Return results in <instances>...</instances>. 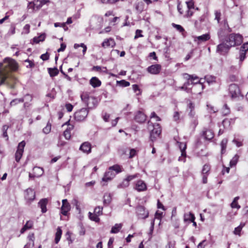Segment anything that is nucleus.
Wrapping results in <instances>:
<instances>
[{
	"instance_id": "obj_1",
	"label": "nucleus",
	"mask_w": 248,
	"mask_h": 248,
	"mask_svg": "<svg viewBox=\"0 0 248 248\" xmlns=\"http://www.w3.org/2000/svg\"><path fill=\"white\" fill-rule=\"evenodd\" d=\"M17 69L18 63L11 58H5L0 62V85L6 83L10 72L16 71Z\"/></svg>"
},
{
	"instance_id": "obj_2",
	"label": "nucleus",
	"mask_w": 248,
	"mask_h": 248,
	"mask_svg": "<svg viewBox=\"0 0 248 248\" xmlns=\"http://www.w3.org/2000/svg\"><path fill=\"white\" fill-rule=\"evenodd\" d=\"M225 41L232 47L240 45L243 42V37L239 34L231 33L226 37Z\"/></svg>"
},
{
	"instance_id": "obj_3",
	"label": "nucleus",
	"mask_w": 248,
	"mask_h": 248,
	"mask_svg": "<svg viewBox=\"0 0 248 248\" xmlns=\"http://www.w3.org/2000/svg\"><path fill=\"white\" fill-rule=\"evenodd\" d=\"M103 19L102 18L93 16L90 20V27L92 30H98L103 26Z\"/></svg>"
},
{
	"instance_id": "obj_4",
	"label": "nucleus",
	"mask_w": 248,
	"mask_h": 248,
	"mask_svg": "<svg viewBox=\"0 0 248 248\" xmlns=\"http://www.w3.org/2000/svg\"><path fill=\"white\" fill-rule=\"evenodd\" d=\"M148 128L150 129V126L153 127V129L150 133V138L152 141H154L157 137L159 136L161 132V127L158 124H152L149 121L148 123Z\"/></svg>"
},
{
	"instance_id": "obj_5",
	"label": "nucleus",
	"mask_w": 248,
	"mask_h": 248,
	"mask_svg": "<svg viewBox=\"0 0 248 248\" xmlns=\"http://www.w3.org/2000/svg\"><path fill=\"white\" fill-rule=\"evenodd\" d=\"M222 41V43L217 46L216 52L220 55H225L229 52L231 47L225 41Z\"/></svg>"
},
{
	"instance_id": "obj_6",
	"label": "nucleus",
	"mask_w": 248,
	"mask_h": 248,
	"mask_svg": "<svg viewBox=\"0 0 248 248\" xmlns=\"http://www.w3.org/2000/svg\"><path fill=\"white\" fill-rule=\"evenodd\" d=\"M231 31V29L229 27L227 22L225 21L224 27L221 28L217 32L218 37L220 41H222L226 35Z\"/></svg>"
},
{
	"instance_id": "obj_7",
	"label": "nucleus",
	"mask_w": 248,
	"mask_h": 248,
	"mask_svg": "<svg viewBox=\"0 0 248 248\" xmlns=\"http://www.w3.org/2000/svg\"><path fill=\"white\" fill-rule=\"evenodd\" d=\"M88 114L87 108H83L75 113L74 118L77 121H82L85 120Z\"/></svg>"
},
{
	"instance_id": "obj_8",
	"label": "nucleus",
	"mask_w": 248,
	"mask_h": 248,
	"mask_svg": "<svg viewBox=\"0 0 248 248\" xmlns=\"http://www.w3.org/2000/svg\"><path fill=\"white\" fill-rule=\"evenodd\" d=\"M229 91L231 96L235 98L240 94V91L238 86L235 84H232L229 86Z\"/></svg>"
},
{
	"instance_id": "obj_9",
	"label": "nucleus",
	"mask_w": 248,
	"mask_h": 248,
	"mask_svg": "<svg viewBox=\"0 0 248 248\" xmlns=\"http://www.w3.org/2000/svg\"><path fill=\"white\" fill-rule=\"evenodd\" d=\"M184 77L187 80H190L191 84H200L202 86V89H203V85H202V80L203 79L201 78L199 80V78L198 77L194 76L193 75H190L187 74H185Z\"/></svg>"
},
{
	"instance_id": "obj_10",
	"label": "nucleus",
	"mask_w": 248,
	"mask_h": 248,
	"mask_svg": "<svg viewBox=\"0 0 248 248\" xmlns=\"http://www.w3.org/2000/svg\"><path fill=\"white\" fill-rule=\"evenodd\" d=\"M161 69V66L159 64H153L147 68V71L153 75L159 74Z\"/></svg>"
},
{
	"instance_id": "obj_11",
	"label": "nucleus",
	"mask_w": 248,
	"mask_h": 248,
	"mask_svg": "<svg viewBox=\"0 0 248 248\" xmlns=\"http://www.w3.org/2000/svg\"><path fill=\"white\" fill-rule=\"evenodd\" d=\"M62 206L61 207V213L64 215L66 216L68 211L71 209V206L66 199H64L62 201Z\"/></svg>"
},
{
	"instance_id": "obj_12",
	"label": "nucleus",
	"mask_w": 248,
	"mask_h": 248,
	"mask_svg": "<svg viewBox=\"0 0 248 248\" xmlns=\"http://www.w3.org/2000/svg\"><path fill=\"white\" fill-rule=\"evenodd\" d=\"M116 173H115L112 170L108 169V170L105 173L102 179V181L103 182H108L113 179Z\"/></svg>"
},
{
	"instance_id": "obj_13",
	"label": "nucleus",
	"mask_w": 248,
	"mask_h": 248,
	"mask_svg": "<svg viewBox=\"0 0 248 248\" xmlns=\"http://www.w3.org/2000/svg\"><path fill=\"white\" fill-rule=\"evenodd\" d=\"M35 197V192L31 188H28L25 192V198L29 202L32 201Z\"/></svg>"
},
{
	"instance_id": "obj_14",
	"label": "nucleus",
	"mask_w": 248,
	"mask_h": 248,
	"mask_svg": "<svg viewBox=\"0 0 248 248\" xmlns=\"http://www.w3.org/2000/svg\"><path fill=\"white\" fill-rule=\"evenodd\" d=\"M135 119L138 123H144L146 120V115L141 111H139L137 112Z\"/></svg>"
},
{
	"instance_id": "obj_15",
	"label": "nucleus",
	"mask_w": 248,
	"mask_h": 248,
	"mask_svg": "<svg viewBox=\"0 0 248 248\" xmlns=\"http://www.w3.org/2000/svg\"><path fill=\"white\" fill-rule=\"evenodd\" d=\"M91 144L88 141L83 142L79 148L80 150L86 154L90 153L91 152Z\"/></svg>"
},
{
	"instance_id": "obj_16",
	"label": "nucleus",
	"mask_w": 248,
	"mask_h": 248,
	"mask_svg": "<svg viewBox=\"0 0 248 248\" xmlns=\"http://www.w3.org/2000/svg\"><path fill=\"white\" fill-rule=\"evenodd\" d=\"M135 189L138 191H143L146 190L147 186L144 181L139 180L136 184Z\"/></svg>"
},
{
	"instance_id": "obj_17",
	"label": "nucleus",
	"mask_w": 248,
	"mask_h": 248,
	"mask_svg": "<svg viewBox=\"0 0 248 248\" xmlns=\"http://www.w3.org/2000/svg\"><path fill=\"white\" fill-rule=\"evenodd\" d=\"M210 39V35L208 34H204L201 36H196L194 38V41L197 42L198 44L206 41Z\"/></svg>"
},
{
	"instance_id": "obj_18",
	"label": "nucleus",
	"mask_w": 248,
	"mask_h": 248,
	"mask_svg": "<svg viewBox=\"0 0 248 248\" xmlns=\"http://www.w3.org/2000/svg\"><path fill=\"white\" fill-rule=\"evenodd\" d=\"M115 45V42L113 39L110 38L109 39H105L102 43V47L106 48L109 46L113 47Z\"/></svg>"
},
{
	"instance_id": "obj_19",
	"label": "nucleus",
	"mask_w": 248,
	"mask_h": 248,
	"mask_svg": "<svg viewBox=\"0 0 248 248\" xmlns=\"http://www.w3.org/2000/svg\"><path fill=\"white\" fill-rule=\"evenodd\" d=\"M47 203L48 200L46 198L41 199L38 202V206L41 208L43 213L47 211L46 205Z\"/></svg>"
},
{
	"instance_id": "obj_20",
	"label": "nucleus",
	"mask_w": 248,
	"mask_h": 248,
	"mask_svg": "<svg viewBox=\"0 0 248 248\" xmlns=\"http://www.w3.org/2000/svg\"><path fill=\"white\" fill-rule=\"evenodd\" d=\"M135 8L138 12L141 13L145 8V5L143 0H137L135 4Z\"/></svg>"
},
{
	"instance_id": "obj_21",
	"label": "nucleus",
	"mask_w": 248,
	"mask_h": 248,
	"mask_svg": "<svg viewBox=\"0 0 248 248\" xmlns=\"http://www.w3.org/2000/svg\"><path fill=\"white\" fill-rule=\"evenodd\" d=\"M30 8L33 10H37L42 7L40 0H34L33 2H30Z\"/></svg>"
},
{
	"instance_id": "obj_22",
	"label": "nucleus",
	"mask_w": 248,
	"mask_h": 248,
	"mask_svg": "<svg viewBox=\"0 0 248 248\" xmlns=\"http://www.w3.org/2000/svg\"><path fill=\"white\" fill-rule=\"evenodd\" d=\"M90 83L93 88H96L101 85V82L97 78L94 77L90 79Z\"/></svg>"
},
{
	"instance_id": "obj_23",
	"label": "nucleus",
	"mask_w": 248,
	"mask_h": 248,
	"mask_svg": "<svg viewBox=\"0 0 248 248\" xmlns=\"http://www.w3.org/2000/svg\"><path fill=\"white\" fill-rule=\"evenodd\" d=\"M203 136L207 140H212L214 136V133L211 130L206 129L203 131Z\"/></svg>"
},
{
	"instance_id": "obj_24",
	"label": "nucleus",
	"mask_w": 248,
	"mask_h": 248,
	"mask_svg": "<svg viewBox=\"0 0 248 248\" xmlns=\"http://www.w3.org/2000/svg\"><path fill=\"white\" fill-rule=\"evenodd\" d=\"M195 219V216L191 212L185 213L184 215V221L185 222H190L191 220Z\"/></svg>"
},
{
	"instance_id": "obj_25",
	"label": "nucleus",
	"mask_w": 248,
	"mask_h": 248,
	"mask_svg": "<svg viewBox=\"0 0 248 248\" xmlns=\"http://www.w3.org/2000/svg\"><path fill=\"white\" fill-rule=\"evenodd\" d=\"M216 77L211 75H207L204 77V80H206L209 85L215 83L216 82Z\"/></svg>"
},
{
	"instance_id": "obj_26",
	"label": "nucleus",
	"mask_w": 248,
	"mask_h": 248,
	"mask_svg": "<svg viewBox=\"0 0 248 248\" xmlns=\"http://www.w3.org/2000/svg\"><path fill=\"white\" fill-rule=\"evenodd\" d=\"M178 146L181 152V155L184 157L186 156V145L185 142H177Z\"/></svg>"
},
{
	"instance_id": "obj_27",
	"label": "nucleus",
	"mask_w": 248,
	"mask_h": 248,
	"mask_svg": "<svg viewBox=\"0 0 248 248\" xmlns=\"http://www.w3.org/2000/svg\"><path fill=\"white\" fill-rule=\"evenodd\" d=\"M33 172L36 177H39L43 175L44 173V170L42 168L35 167L33 169Z\"/></svg>"
},
{
	"instance_id": "obj_28",
	"label": "nucleus",
	"mask_w": 248,
	"mask_h": 248,
	"mask_svg": "<svg viewBox=\"0 0 248 248\" xmlns=\"http://www.w3.org/2000/svg\"><path fill=\"white\" fill-rule=\"evenodd\" d=\"M33 225V222L31 220L27 221L26 224L20 230L21 233H23L26 230L31 228Z\"/></svg>"
},
{
	"instance_id": "obj_29",
	"label": "nucleus",
	"mask_w": 248,
	"mask_h": 248,
	"mask_svg": "<svg viewBox=\"0 0 248 248\" xmlns=\"http://www.w3.org/2000/svg\"><path fill=\"white\" fill-rule=\"evenodd\" d=\"M109 170L115 171V173L118 174L123 171V168L119 165H114L109 168Z\"/></svg>"
},
{
	"instance_id": "obj_30",
	"label": "nucleus",
	"mask_w": 248,
	"mask_h": 248,
	"mask_svg": "<svg viewBox=\"0 0 248 248\" xmlns=\"http://www.w3.org/2000/svg\"><path fill=\"white\" fill-rule=\"evenodd\" d=\"M111 201V196L110 193H106L104 195L103 203L105 205H108Z\"/></svg>"
},
{
	"instance_id": "obj_31",
	"label": "nucleus",
	"mask_w": 248,
	"mask_h": 248,
	"mask_svg": "<svg viewBox=\"0 0 248 248\" xmlns=\"http://www.w3.org/2000/svg\"><path fill=\"white\" fill-rule=\"evenodd\" d=\"M46 38V35L45 33L41 34L40 36L38 37H35L33 38V42L34 43L37 44L40 42H43L45 40Z\"/></svg>"
},
{
	"instance_id": "obj_32",
	"label": "nucleus",
	"mask_w": 248,
	"mask_h": 248,
	"mask_svg": "<svg viewBox=\"0 0 248 248\" xmlns=\"http://www.w3.org/2000/svg\"><path fill=\"white\" fill-rule=\"evenodd\" d=\"M122 227V224L121 223L116 224L112 227L110 232L112 233H116L119 232Z\"/></svg>"
},
{
	"instance_id": "obj_33",
	"label": "nucleus",
	"mask_w": 248,
	"mask_h": 248,
	"mask_svg": "<svg viewBox=\"0 0 248 248\" xmlns=\"http://www.w3.org/2000/svg\"><path fill=\"white\" fill-rule=\"evenodd\" d=\"M62 234V231L60 227L57 229V232L55 234V242L57 244L60 240Z\"/></svg>"
},
{
	"instance_id": "obj_34",
	"label": "nucleus",
	"mask_w": 248,
	"mask_h": 248,
	"mask_svg": "<svg viewBox=\"0 0 248 248\" xmlns=\"http://www.w3.org/2000/svg\"><path fill=\"white\" fill-rule=\"evenodd\" d=\"M228 143V140L227 139H223L220 143V146L221 147V154H224L226 151V149L227 147V144Z\"/></svg>"
},
{
	"instance_id": "obj_35",
	"label": "nucleus",
	"mask_w": 248,
	"mask_h": 248,
	"mask_svg": "<svg viewBox=\"0 0 248 248\" xmlns=\"http://www.w3.org/2000/svg\"><path fill=\"white\" fill-rule=\"evenodd\" d=\"M47 70L50 76L51 77L57 76L59 73V71L57 68H48Z\"/></svg>"
},
{
	"instance_id": "obj_36",
	"label": "nucleus",
	"mask_w": 248,
	"mask_h": 248,
	"mask_svg": "<svg viewBox=\"0 0 248 248\" xmlns=\"http://www.w3.org/2000/svg\"><path fill=\"white\" fill-rule=\"evenodd\" d=\"M239 158V156L237 154H236L230 161V166L231 167H232L233 166H235L236 165Z\"/></svg>"
},
{
	"instance_id": "obj_37",
	"label": "nucleus",
	"mask_w": 248,
	"mask_h": 248,
	"mask_svg": "<svg viewBox=\"0 0 248 248\" xmlns=\"http://www.w3.org/2000/svg\"><path fill=\"white\" fill-rule=\"evenodd\" d=\"M198 124V121L197 118H194L193 119H191L190 120V127L192 130H194L196 126Z\"/></svg>"
},
{
	"instance_id": "obj_38",
	"label": "nucleus",
	"mask_w": 248,
	"mask_h": 248,
	"mask_svg": "<svg viewBox=\"0 0 248 248\" xmlns=\"http://www.w3.org/2000/svg\"><path fill=\"white\" fill-rule=\"evenodd\" d=\"M204 20V17L201 16L200 17L199 20H195L194 22V25L196 28L199 29L202 28L201 23Z\"/></svg>"
},
{
	"instance_id": "obj_39",
	"label": "nucleus",
	"mask_w": 248,
	"mask_h": 248,
	"mask_svg": "<svg viewBox=\"0 0 248 248\" xmlns=\"http://www.w3.org/2000/svg\"><path fill=\"white\" fill-rule=\"evenodd\" d=\"M99 216L96 215L95 213L92 214L91 212H89V217L90 219L93 221L96 222H99Z\"/></svg>"
},
{
	"instance_id": "obj_40",
	"label": "nucleus",
	"mask_w": 248,
	"mask_h": 248,
	"mask_svg": "<svg viewBox=\"0 0 248 248\" xmlns=\"http://www.w3.org/2000/svg\"><path fill=\"white\" fill-rule=\"evenodd\" d=\"M129 185V182L125 178L123 182L118 186V188H124L127 187Z\"/></svg>"
},
{
	"instance_id": "obj_41",
	"label": "nucleus",
	"mask_w": 248,
	"mask_h": 248,
	"mask_svg": "<svg viewBox=\"0 0 248 248\" xmlns=\"http://www.w3.org/2000/svg\"><path fill=\"white\" fill-rule=\"evenodd\" d=\"M211 167L209 164H205L202 169V174H209Z\"/></svg>"
},
{
	"instance_id": "obj_42",
	"label": "nucleus",
	"mask_w": 248,
	"mask_h": 248,
	"mask_svg": "<svg viewBox=\"0 0 248 248\" xmlns=\"http://www.w3.org/2000/svg\"><path fill=\"white\" fill-rule=\"evenodd\" d=\"M25 145L26 142L24 140L21 141L18 145L17 151L23 152Z\"/></svg>"
},
{
	"instance_id": "obj_43",
	"label": "nucleus",
	"mask_w": 248,
	"mask_h": 248,
	"mask_svg": "<svg viewBox=\"0 0 248 248\" xmlns=\"http://www.w3.org/2000/svg\"><path fill=\"white\" fill-rule=\"evenodd\" d=\"M51 125L49 122H48L46 127L43 128V131L45 134H48L51 131Z\"/></svg>"
},
{
	"instance_id": "obj_44",
	"label": "nucleus",
	"mask_w": 248,
	"mask_h": 248,
	"mask_svg": "<svg viewBox=\"0 0 248 248\" xmlns=\"http://www.w3.org/2000/svg\"><path fill=\"white\" fill-rule=\"evenodd\" d=\"M246 53H247V52H244L243 50H241L240 49V54H239V61L241 62V63L246 58Z\"/></svg>"
},
{
	"instance_id": "obj_45",
	"label": "nucleus",
	"mask_w": 248,
	"mask_h": 248,
	"mask_svg": "<svg viewBox=\"0 0 248 248\" xmlns=\"http://www.w3.org/2000/svg\"><path fill=\"white\" fill-rule=\"evenodd\" d=\"M103 207L100 206H97L94 210V213L98 216L102 214Z\"/></svg>"
},
{
	"instance_id": "obj_46",
	"label": "nucleus",
	"mask_w": 248,
	"mask_h": 248,
	"mask_svg": "<svg viewBox=\"0 0 248 248\" xmlns=\"http://www.w3.org/2000/svg\"><path fill=\"white\" fill-rule=\"evenodd\" d=\"M23 152L16 151L15 154V159L16 162H18L23 155Z\"/></svg>"
},
{
	"instance_id": "obj_47",
	"label": "nucleus",
	"mask_w": 248,
	"mask_h": 248,
	"mask_svg": "<svg viewBox=\"0 0 248 248\" xmlns=\"http://www.w3.org/2000/svg\"><path fill=\"white\" fill-rule=\"evenodd\" d=\"M8 128H9V126H7V125H4L2 126L3 137L4 138H6L7 140H8V134L7 133V130L8 129Z\"/></svg>"
},
{
	"instance_id": "obj_48",
	"label": "nucleus",
	"mask_w": 248,
	"mask_h": 248,
	"mask_svg": "<svg viewBox=\"0 0 248 248\" xmlns=\"http://www.w3.org/2000/svg\"><path fill=\"white\" fill-rule=\"evenodd\" d=\"M172 26L175 28L178 31L180 32H183L185 31L184 29L182 26L180 25L175 24V23H172Z\"/></svg>"
},
{
	"instance_id": "obj_49",
	"label": "nucleus",
	"mask_w": 248,
	"mask_h": 248,
	"mask_svg": "<svg viewBox=\"0 0 248 248\" xmlns=\"http://www.w3.org/2000/svg\"><path fill=\"white\" fill-rule=\"evenodd\" d=\"M25 62H28L29 63L28 65H26L27 68H33L35 66L33 61L30 60L29 59L26 60L25 61Z\"/></svg>"
},
{
	"instance_id": "obj_50",
	"label": "nucleus",
	"mask_w": 248,
	"mask_h": 248,
	"mask_svg": "<svg viewBox=\"0 0 248 248\" xmlns=\"http://www.w3.org/2000/svg\"><path fill=\"white\" fill-rule=\"evenodd\" d=\"M34 246V240L30 238L29 242L24 246V248H31Z\"/></svg>"
},
{
	"instance_id": "obj_51",
	"label": "nucleus",
	"mask_w": 248,
	"mask_h": 248,
	"mask_svg": "<svg viewBox=\"0 0 248 248\" xmlns=\"http://www.w3.org/2000/svg\"><path fill=\"white\" fill-rule=\"evenodd\" d=\"M30 25L29 24H26L23 29L22 33L28 34L30 32Z\"/></svg>"
},
{
	"instance_id": "obj_52",
	"label": "nucleus",
	"mask_w": 248,
	"mask_h": 248,
	"mask_svg": "<svg viewBox=\"0 0 248 248\" xmlns=\"http://www.w3.org/2000/svg\"><path fill=\"white\" fill-rule=\"evenodd\" d=\"M24 101L23 99H15L13 100L11 103L10 105L11 106H14L15 105L20 102H23Z\"/></svg>"
},
{
	"instance_id": "obj_53",
	"label": "nucleus",
	"mask_w": 248,
	"mask_h": 248,
	"mask_svg": "<svg viewBox=\"0 0 248 248\" xmlns=\"http://www.w3.org/2000/svg\"><path fill=\"white\" fill-rule=\"evenodd\" d=\"M186 3L188 9L194 8V3L192 0H190L189 1H186Z\"/></svg>"
},
{
	"instance_id": "obj_54",
	"label": "nucleus",
	"mask_w": 248,
	"mask_h": 248,
	"mask_svg": "<svg viewBox=\"0 0 248 248\" xmlns=\"http://www.w3.org/2000/svg\"><path fill=\"white\" fill-rule=\"evenodd\" d=\"M64 136L66 140H69L71 138V131L66 129L64 131Z\"/></svg>"
},
{
	"instance_id": "obj_55",
	"label": "nucleus",
	"mask_w": 248,
	"mask_h": 248,
	"mask_svg": "<svg viewBox=\"0 0 248 248\" xmlns=\"http://www.w3.org/2000/svg\"><path fill=\"white\" fill-rule=\"evenodd\" d=\"M215 19L217 20V22L219 23L220 19L221 12L219 11H216L215 13Z\"/></svg>"
},
{
	"instance_id": "obj_56",
	"label": "nucleus",
	"mask_w": 248,
	"mask_h": 248,
	"mask_svg": "<svg viewBox=\"0 0 248 248\" xmlns=\"http://www.w3.org/2000/svg\"><path fill=\"white\" fill-rule=\"evenodd\" d=\"M49 55L47 52L41 55L40 58L43 61H46L49 59Z\"/></svg>"
},
{
	"instance_id": "obj_57",
	"label": "nucleus",
	"mask_w": 248,
	"mask_h": 248,
	"mask_svg": "<svg viewBox=\"0 0 248 248\" xmlns=\"http://www.w3.org/2000/svg\"><path fill=\"white\" fill-rule=\"evenodd\" d=\"M139 174H135L133 175H128L126 178L129 182L132 181L133 179H136L138 177Z\"/></svg>"
},
{
	"instance_id": "obj_58",
	"label": "nucleus",
	"mask_w": 248,
	"mask_h": 248,
	"mask_svg": "<svg viewBox=\"0 0 248 248\" xmlns=\"http://www.w3.org/2000/svg\"><path fill=\"white\" fill-rule=\"evenodd\" d=\"M132 88L134 90V92L137 93V94H139L140 93V90L139 89V86L136 84H134L132 85Z\"/></svg>"
},
{
	"instance_id": "obj_59",
	"label": "nucleus",
	"mask_w": 248,
	"mask_h": 248,
	"mask_svg": "<svg viewBox=\"0 0 248 248\" xmlns=\"http://www.w3.org/2000/svg\"><path fill=\"white\" fill-rule=\"evenodd\" d=\"M240 50H243L244 52H247L248 50V42L244 43L240 47Z\"/></svg>"
},
{
	"instance_id": "obj_60",
	"label": "nucleus",
	"mask_w": 248,
	"mask_h": 248,
	"mask_svg": "<svg viewBox=\"0 0 248 248\" xmlns=\"http://www.w3.org/2000/svg\"><path fill=\"white\" fill-rule=\"evenodd\" d=\"M142 31L140 30H137L136 31V35L134 37L135 39H137L139 37H142L143 35L141 34Z\"/></svg>"
},
{
	"instance_id": "obj_61",
	"label": "nucleus",
	"mask_w": 248,
	"mask_h": 248,
	"mask_svg": "<svg viewBox=\"0 0 248 248\" xmlns=\"http://www.w3.org/2000/svg\"><path fill=\"white\" fill-rule=\"evenodd\" d=\"M231 207L232 208H237L239 209L240 208V206L238 204L237 202H236L235 201H232L231 204Z\"/></svg>"
},
{
	"instance_id": "obj_62",
	"label": "nucleus",
	"mask_w": 248,
	"mask_h": 248,
	"mask_svg": "<svg viewBox=\"0 0 248 248\" xmlns=\"http://www.w3.org/2000/svg\"><path fill=\"white\" fill-rule=\"evenodd\" d=\"M188 116L190 118V119H193L194 118H197V116H196L195 112L194 110H190L188 113Z\"/></svg>"
},
{
	"instance_id": "obj_63",
	"label": "nucleus",
	"mask_w": 248,
	"mask_h": 248,
	"mask_svg": "<svg viewBox=\"0 0 248 248\" xmlns=\"http://www.w3.org/2000/svg\"><path fill=\"white\" fill-rule=\"evenodd\" d=\"M178 88L180 90H184L187 93H188L190 91V89L188 87H187L186 86H185V85L184 84H183V85L182 86L179 87H178Z\"/></svg>"
},
{
	"instance_id": "obj_64",
	"label": "nucleus",
	"mask_w": 248,
	"mask_h": 248,
	"mask_svg": "<svg viewBox=\"0 0 248 248\" xmlns=\"http://www.w3.org/2000/svg\"><path fill=\"white\" fill-rule=\"evenodd\" d=\"M151 118H155L156 121H160V118L155 114V112H153L151 114Z\"/></svg>"
}]
</instances>
